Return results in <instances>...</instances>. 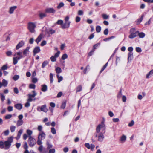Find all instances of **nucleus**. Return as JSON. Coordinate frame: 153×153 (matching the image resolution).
Segmentation results:
<instances>
[{
  "label": "nucleus",
  "mask_w": 153,
  "mask_h": 153,
  "mask_svg": "<svg viewBox=\"0 0 153 153\" xmlns=\"http://www.w3.org/2000/svg\"><path fill=\"white\" fill-rule=\"evenodd\" d=\"M70 23L68 20H64V21L59 20L57 22L58 24L61 25L62 28V29L68 28L69 27Z\"/></svg>",
  "instance_id": "nucleus-1"
},
{
  "label": "nucleus",
  "mask_w": 153,
  "mask_h": 153,
  "mask_svg": "<svg viewBox=\"0 0 153 153\" xmlns=\"http://www.w3.org/2000/svg\"><path fill=\"white\" fill-rule=\"evenodd\" d=\"M138 31H136L135 28H132L130 30L129 33L130 34L128 36V37L130 39H133L134 38L138 36Z\"/></svg>",
  "instance_id": "nucleus-2"
},
{
  "label": "nucleus",
  "mask_w": 153,
  "mask_h": 153,
  "mask_svg": "<svg viewBox=\"0 0 153 153\" xmlns=\"http://www.w3.org/2000/svg\"><path fill=\"white\" fill-rule=\"evenodd\" d=\"M13 140V137H11L8 138L7 140L4 142V149H7L10 147Z\"/></svg>",
  "instance_id": "nucleus-3"
},
{
  "label": "nucleus",
  "mask_w": 153,
  "mask_h": 153,
  "mask_svg": "<svg viewBox=\"0 0 153 153\" xmlns=\"http://www.w3.org/2000/svg\"><path fill=\"white\" fill-rule=\"evenodd\" d=\"M36 27L35 23L30 22L28 24V28L30 32L31 33H34L35 32V28Z\"/></svg>",
  "instance_id": "nucleus-4"
},
{
  "label": "nucleus",
  "mask_w": 153,
  "mask_h": 153,
  "mask_svg": "<svg viewBox=\"0 0 153 153\" xmlns=\"http://www.w3.org/2000/svg\"><path fill=\"white\" fill-rule=\"evenodd\" d=\"M28 142L30 146L33 147L36 143V139L31 136H28Z\"/></svg>",
  "instance_id": "nucleus-5"
},
{
  "label": "nucleus",
  "mask_w": 153,
  "mask_h": 153,
  "mask_svg": "<svg viewBox=\"0 0 153 153\" xmlns=\"http://www.w3.org/2000/svg\"><path fill=\"white\" fill-rule=\"evenodd\" d=\"M37 110L39 111H42L45 112H46L48 111V110L46 108V106L45 105H42L41 106H38L37 108Z\"/></svg>",
  "instance_id": "nucleus-6"
},
{
  "label": "nucleus",
  "mask_w": 153,
  "mask_h": 153,
  "mask_svg": "<svg viewBox=\"0 0 153 153\" xmlns=\"http://www.w3.org/2000/svg\"><path fill=\"white\" fill-rule=\"evenodd\" d=\"M105 133V131H104L103 133L102 132H100L99 133L98 135V140L99 141L102 142L103 141L104 139V134Z\"/></svg>",
  "instance_id": "nucleus-7"
},
{
  "label": "nucleus",
  "mask_w": 153,
  "mask_h": 153,
  "mask_svg": "<svg viewBox=\"0 0 153 153\" xmlns=\"http://www.w3.org/2000/svg\"><path fill=\"white\" fill-rule=\"evenodd\" d=\"M45 136L46 135L45 134L43 131L40 132L39 133L38 136V139L42 140L45 139Z\"/></svg>",
  "instance_id": "nucleus-8"
},
{
  "label": "nucleus",
  "mask_w": 153,
  "mask_h": 153,
  "mask_svg": "<svg viewBox=\"0 0 153 153\" xmlns=\"http://www.w3.org/2000/svg\"><path fill=\"white\" fill-rule=\"evenodd\" d=\"M46 13H54L56 10L55 9L52 8H46L45 10Z\"/></svg>",
  "instance_id": "nucleus-9"
},
{
  "label": "nucleus",
  "mask_w": 153,
  "mask_h": 153,
  "mask_svg": "<svg viewBox=\"0 0 153 153\" xmlns=\"http://www.w3.org/2000/svg\"><path fill=\"white\" fill-rule=\"evenodd\" d=\"M105 119L104 118H102V120L101 123L100 124L98 125H100V127L103 129V130L105 131V130L106 129V126L105 124Z\"/></svg>",
  "instance_id": "nucleus-10"
},
{
  "label": "nucleus",
  "mask_w": 153,
  "mask_h": 153,
  "mask_svg": "<svg viewBox=\"0 0 153 153\" xmlns=\"http://www.w3.org/2000/svg\"><path fill=\"white\" fill-rule=\"evenodd\" d=\"M40 51V47L38 46L35 47L33 50V55H35L37 53Z\"/></svg>",
  "instance_id": "nucleus-11"
},
{
  "label": "nucleus",
  "mask_w": 153,
  "mask_h": 153,
  "mask_svg": "<svg viewBox=\"0 0 153 153\" xmlns=\"http://www.w3.org/2000/svg\"><path fill=\"white\" fill-rule=\"evenodd\" d=\"M24 44V42L23 41H21L16 45V49L18 50L20 48L22 47Z\"/></svg>",
  "instance_id": "nucleus-12"
},
{
  "label": "nucleus",
  "mask_w": 153,
  "mask_h": 153,
  "mask_svg": "<svg viewBox=\"0 0 153 153\" xmlns=\"http://www.w3.org/2000/svg\"><path fill=\"white\" fill-rule=\"evenodd\" d=\"M30 48L29 47H27L24 50L23 53L24 55L26 56L29 53Z\"/></svg>",
  "instance_id": "nucleus-13"
},
{
  "label": "nucleus",
  "mask_w": 153,
  "mask_h": 153,
  "mask_svg": "<svg viewBox=\"0 0 153 153\" xmlns=\"http://www.w3.org/2000/svg\"><path fill=\"white\" fill-rule=\"evenodd\" d=\"M17 7L16 6H14L10 7L9 8V13L10 14H12L14 11V10L17 8Z\"/></svg>",
  "instance_id": "nucleus-14"
},
{
  "label": "nucleus",
  "mask_w": 153,
  "mask_h": 153,
  "mask_svg": "<svg viewBox=\"0 0 153 153\" xmlns=\"http://www.w3.org/2000/svg\"><path fill=\"white\" fill-rule=\"evenodd\" d=\"M14 107L17 109L20 110L22 108V105L20 103H18L15 104L14 105Z\"/></svg>",
  "instance_id": "nucleus-15"
},
{
  "label": "nucleus",
  "mask_w": 153,
  "mask_h": 153,
  "mask_svg": "<svg viewBox=\"0 0 153 153\" xmlns=\"http://www.w3.org/2000/svg\"><path fill=\"white\" fill-rule=\"evenodd\" d=\"M133 53L132 52H129L128 53V62L129 61V60H131L133 58Z\"/></svg>",
  "instance_id": "nucleus-16"
},
{
  "label": "nucleus",
  "mask_w": 153,
  "mask_h": 153,
  "mask_svg": "<svg viewBox=\"0 0 153 153\" xmlns=\"http://www.w3.org/2000/svg\"><path fill=\"white\" fill-rule=\"evenodd\" d=\"M22 52L19 51L15 53L14 55V56H16L17 55L19 56V57H18L20 59L22 58L23 57V56L22 55Z\"/></svg>",
  "instance_id": "nucleus-17"
},
{
  "label": "nucleus",
  "mask_w": 153,
  "mask_h": 153,
  "mask_svg": "<svg viewBox=\"0 0 153 153\" xmlns=\"http://www.w3.org/2000/svg\"><path fill=\"white\" fill-rule=\"evenodd\" d=\"M38 16L41 19H42L46 16V14L45 13H43L41 12H39Z\"/></svg>",
  "instance_id": "nucleus-18"
},
{
  "label": "nucleus",
  "mask_w": 153,
  "mask_h": 153,
  "mask_svg": "<svg viewBox=\"0 0 153 153\" xmlns=\"http://www.w3.org/2000/svg\"><path fill=\"white\" fill-rule=\"evenodd\" d=\"M19 58L18 56H16L13 58V64L15 65L18 62V61L20 59Z\"/></svg>",
  "instance_id": "nucleus-19"
},
{
  "label": "nucleus",
  "mask_w": 153,
  "mask_h": 153,
  "mask_svg": "<svg viewBox=\"0 0 153 153\" xmlns=\"http://www.w3.org/2000/svg\"><path fill=\"white\" fill-rule=\"evenodd\" d=\"M43 146L42 145H41L39 147L38 150L41 153H47V152L45 151H43Z\"/></svg>",
  "instance_id": "nucleus-20"
},
{
  "label": "nucleus",
  "mask_w": 153,
  "mask_h": 153,
  "mask_svg": "<svg viewBox=\"0 0 153 153\" xmlns=\"http://www.w3.org/2000/svg\"><path fill=\"white\" fill-rule=\"evenodd\" d=\"M23 132V129H21L18 131L17 136L16 137L17 140L19 139L20 137L21 134Z\"/></svg>",
  "instance_id": "nucleus-21"
},
{
  "label": "nucleus",
  "mask_w": 153,
  "mask_h": 153,
  "mask_svg": "<svg viewBox=\"0 0 153 153\" xmlns=\"http://www.w3.org/2000/svg\"><path fill=\"white\" fill-rule=\"evenodd\" d=\"M42 39V35L41 34L39 35L37 38L35 40L37 44H38L41 41Z\"/></svg>",
  "instance_id": "nucleus-22"
},
{
  "label": "nucleus",
  "mask_w": 153,
  "mask_h": 153,
  "mask_svg": "<svg viewBox=\"0 0 153 153\" xmlns=\"http://www.w3.org/2000/svg\"><path fill=\"white\" fill-rule=\"evenodd\" d=\"M42 91L44 92L46 91L47 90V86L46 85H43L42 86Z\"/></svg>",
  "instance_id": "nucleus-23"
},
{
  "label": "nucleus",
  "mask_w": 153,
  "mask_h": 153,
  "mask_svg": "<svg viewBox=\"0 0 153 153\" xmlns=\"http://www.w3.org/2000/svg\"><path fill=\"white\" fill-rule=\"evenodd\" d=\"M153 74V70H152L150 71L148 73L146 76V78L148 79L149 77L152 76Z\"/></svg>",
  "instance_id": "nucleus-24"
},
{
  "label": "nucleus",
  "mask_w": 153,
  "mask_h": 153,
  "mask_svg": "<svg viewBox=\"0 0 153 153\" xmlns=\"http://www.w3.org/2000/svg\"><path fill=\"white\" fill-rule=\"evenodd\" d=\"M23 123V120H18L17 122L16 125L18 126H19L22 125Z\"/></svg>",
  "instance_id": "nucleus-25"
},
{
  "label": "nucleus",
  "mask_w": 153,
  "mask_h": 153,
  "mask_svg": "<svg viewBox=\"0 0 153 153\" xmlns=\"http://www.w3.org/2000/svg\"><path fill=\"white\" fill-rule=\"evenodd\" d=\"M32 92L33 93V94H28V97H30L31 98H33L37 95V93L35 91H32Z\"/></svg>",
  "instance_id": "nucleus-26"
},
{
  "label": "nucleus",
  "mask_w": 153,
  "mask_h": 153,
  "mask_svg": "<svg viewBox=\"0 0 153 153\" xmlns=\"http://www.w3.org/2000/svg\"><path fill=\"white\" fill-rule=\"evenodd\" d=\"M2 86H3L4 87L7 86L8 84L7 81L5 79H3L2 81Z\"/></svg>",
  "instance_id": "nucleus-27"
},
{
  "label": "nucleus",
  "mask_w": 153,
  "mask_h": 153,
  "mask_svg": "<svg viewBox=\"0 0 153 153\" xmlns=\"http://www.w3.org/2000/svg\"><path fill=\"white\" fill-rule=\"evenodd\" d=\"M26 85L24 84H22L21 86H20L19 88V90L22 92H23L24 91Z\"/></svg>",
  "instance_id": "nucleus-28"
},
{
  "label": "nucleus",
  "mask_w": 153,
  "mask_h": 153,
  "mask_svg": "<svg viewBox=\"0 0 153 153\" xmlns=\"http://www.w3.org/2000/svg\"><path fill=\"white\" fill-rule=\"evenodd\" d=\"M138 36L140 38H143L145 36V34L143 32H141L140 33L139 31Z\"/></svg>",
  "instance_id": "nucleus-29"
},
{
  "label": "nucleus",
  "mask_w": 153,
  "mask_h": 153,
  "mask_svg": "<svg viewBox=\"0 0 153 153\" xmlns=\"http://www.w3.org/2000/svg\"><path fill=\"white\" fill-rule=\"evenodd\" d=\"M55 71L57 74H59L62 72L61 68L59 67H56V68Z\"/></svg>",
  "instance_id": "nucleus-30"
},
{
  "label": "nucleus",
  "mask_w": 153,
  "mask_h": 153,
  "mask_svg": "<svg viewBox=\"0 0 153 153\" xmlns=\"http://www.w3.org/2000/svg\"><path fill=\"white\" fill-rule=\"evenodd\" d=\"M48 63V61L47 60L45 61L42 63V67L43 68L45 67Z\"/></svg>",
  "instance_id": "nucleus-31"
},
{
  "label": "nucleus",
  "mask_w": 153,
  "mask_h": 153,
  "mask_svg": "<svg viewBox=\"0 0 153 153\" xmlns=\"http://www.w3.org/2000/svg\"><path fill=\"white\" fill-rule=\"evenodd\" d=\"M0 98L1 101L3 102L5 100V96L2 93H0Z\"/></svg>",
  "instance_id": "nucleus-32"
},
{
  "label": "nucleus",
  "mask_w": 153,
  "mask_h": 153,
  "mask_svg": "<svg viewBox=\"0 0 153 153\" xmlns=\"http://www.w3.org/2000/svg\"><path fill=\"white\" fill-rule=\"evenodd\" d=\"M50 82L52 83L53 81V74L52 73H50Z\"/></svg>",
  "instance_id": "nucleus-33"
},
{
  "label": "nucleus",
  "mask_w": 153,
  "mask_h": 153,
  "mask_svg": "<svg viewBox=\"0 0 153 153\" xmlns=\"http://www.w3.org/2000/svg\"><path fill=\"white\" fill-rule=\"evenodd\" d=\"M126 137L125 135H123L122 136L121 139L120 141L123 142H124L126 140Z\"/></svg>",
  "instance_id": "nucleus-34"
},
{
  "label": "nucleus",
  "mask_w": 153,
  "mask_h": 153,
  "mask_svg": "<svg viewBox=\"0 0 153 153\" xmlns=\"http://www.w3.org/2000/svg\"><path fill=\"white\" fill-rule=\"evenodd\" d=\"M122 96V89H120V91L117 95V97L118 99H120Z\"/></svg>",
  "instance_id": "nucleus-35"
},
{
  "label": "nucleus",
  "mask_w": 153,
  "mask_h": 153,
  "mask_svg": "<svg viewBox=\"0 0 153 153\" xmlns=\"http://www.w3.org/2000/svg\"><path fill=\"white\" fill-rule=\"evenodd\" d=\"M47 150H49L50 149H52L53 146L51 144H50L48 142L47 143Z\"/></svg>",
  "instance_id": "nucleus-36"
},
{
  "label": "nucleus",
  "mask_w": 153,
  "mask_h": 153,
  "mask_svg": "<svg viewBox=\"0 0 153 153\" xmlns=\"http://www.w3.org/2000/svg\"><path fill=\"white\" fill-rule=\"evenodd\" d=\"M101 127H100V125H98L96 129V132L97 133H99L100 132Z\"/></svg>",
  "instance_id": "nucleus-37"
},
{
  "label": "nucleus",
  "mask_w": 153,
  "mask_h": 153,
  "mask_svg": "<svg viewBox=\"0 0 153 153\" xmlns=\"http://www.w3.org/2000/svg\"><path fill=\"white\" fill-rule=\"evenodd\" d=\"M82 90V86L81 85H79L76 88V92L80 91Z\"/></svg>",
  "instance_id": "nucleus-38"
},
{
  "label": "nucleus",
  "mask_w": 153,
  "mask_h": 153,
  "mask_svg": "<svg viewBox=\"0 0 153 153\" xmlns=\"http://www.w3.org/2000/svg\"><path fill=\"white\" fill-rule=\"evenodd\" d=\"M16 127L14 126H11L10 127V130L11 132H14L15 130Z\"/></svg>",
  "instance_id": "nucleus-39"
},
{
  "label": "nucleus",
  "mask_w": 153,
  "mask_h": 153,
  "mask_svg": "<svg viewBox=\"0 0 153 153\" xmlns=\"http://www.w3.org/2000/svg\"><path fill=\"white\" fill-rule=\"evenodd\" d=\"M19 78V75H15L13 77V79L14 81H16L18 80Z\"/></svg>",
  "instance_id": "nucleus-40"
},
{
  "label": "nucleus",
  "mask_w": 153,
  "mask_h": 153,
  "mask_svg": "<svg viewBox=\"0 0 153 153\" xmlns=\"http://www.w3.org/2000/svg\"><path fill=\"white\" fill-rule=\"evenodd\" d=\"M101 30V27L100 26H97L96 27V31L97 32L99 33L100 32Z\"/></svg>",
  "instance_id": "nucleus-41"
},
{
  "label": "nucleus",
  "mask_w": 153,
  "mask_h": 153,
  "mask_svg": "<svg viewBox=\"0 0 153 153\" xmlns=\"http://www.w3.org/2000/svg\"><path fill=\"white\" fill-rule=\"evenodd\" d=\"M27 133L28 136H31V135L32 134L33 132L31 130L27 129Z\"/></svg>",
  "instance_id": "nucleus-42"
},
{
  "label": "nucleus",
  "mask_w": 153,
  "mask_h": 153,
  "mask_svg": "<svg viewBox=\"0 0 153 153\" xmlns=\"http://www.w3.org/2000/svg\"><path fill=\"white\" fill-rule=\"evenodd\" d=\"M51 132L53 134H56V130L54 128L52 127L51 128Z\"/></svg>",
  "instance_id": "nucleus-43"
},
{
  "label": "nucleus",
  "mask_w": 153,
  "mask_h": 153,
  "mask_svg": "<svg viewBox=\"0 0 153 153\" xmlns=\"http://www.w3.org/2000/svg\"><path fill=\"white\" fill-rule=\"evenodd\" d=\"M64 5V4L63 2H60V3L58 5L57 7V8L58 9H60L61 7H63Z\"/></svg>",
  "instance_id": "nucleus-44"
},
{
  "label": "nucleus",
  "mask_w": 153,
  "mask_h": 153,
  "mask_svg": "<svg viewBox=\"0 0 153 153\" xmlns=\"http://www.w3.org/2000/svg\"><path fill=\"white\" fill-rule=\"evenodd\" d=\"M48 151V153H55V150L54 148L50 149Z\"/></svg>",
  "instance_id": "nucleus-45"
},
{
  "label": "nucleus",
  "mask_w": 153,
  "mask_h": 153,
  "mask_svg": "<svg viewBox=\"0 0 153 153\" xmlns=\"http://www.w3.org/2000/svg\"><path fill=\"white\" fill-rule=\"evenodd\" d=\"M66 105V102L65 101L62 102L61 106V108L62 109H64Z\"/></svg>",
  "instance_id": "nucleus-46"
},
{
  "label": "nucleus",
  "mask_w": 153,
  "mask_h": 153,
  "mask_svg": "<svg viewBox=\"0 0 153 153\" xmlns=\"http://www.w3.org/2000/svg\"><path fill=\"white\" fill-rule=\"evenodd\" d=\"M0 147L1 149H4V143L2 141H0Z\"/></svg>",
  "instance_id": "nucleus-47"
},
{
  "label": "nucleus",
  "mask_w": 153,
  "mask_h": 153,
  "mask_svg": "<svg viewBox=\"0 0 153 153\" xmlns=\"http://www.w3.org/2000/svg\"><path fill=\"white\" fill-rule=\"evenodd\" d=\"M7 68H8L7 66V65H3L1 69V70H4V71L5 70L7 69Z\"/></svg>",
  "instance_id": "nucleus-48"
},
{
  "label": "nucleus",
  "mask_w": 153,
  "mask_h": 153,
  "mask_svg": "<svg viewBox=\"0 0 153 153\" xmlns=\"http://www.w3.org/2000/svg\"><path fill=\"white\" fill-rule=\"evenodd\" d=\"M68 55L66 54H63L62 57V59L63 60H64L68 58Z\"/></svg>",
  "instance_id": "nucleus-49"
},
{
  "label": "nucleus",
  "mask_w": 153,
  "mask_h": 153,
  "mask_svg": "<svg viewBox=\"0 0 153 153\" xmlns=\"http://www.w3.org/2000/svg\"><path fill=\"white\" fill-rule=\"evenodd\" d=\"M136 51L137 52L140 53L142 51L141 49L139 47L136 48Z\"/></svg>",
  "instance_id": "nucleus-50"
},
{
  "label": "nucleus",
  "mask_w": 153,
  "mask_h": 153,
  "mask_svg": "<svg viewBox=\"0 0 153 153\" xmlns=\"http://www.w3.org/2000/svg\"><path fill=\"white\" fill-rule=\"evenodd\" d=\"M23 147L25 149H28V146L27 142H24V144L23 146Z\"/></svg>",
  "instance_id": "nucleus-51"
},
{
  "label": "nucleus",
  "mask_w": 153,
  "mask_h": 153,
  "mask_svg": "<svg viewBox=\"0 0 153 153\" xmlns=\"http://www.w3.org/2000/svg\"><path fill=\"white\" fill-rule=\"evenodd\" d=\"M50 59L52 62H55L56 61V58L54 56H52L50 58Z\"/></svg>",
  "instance_id": "nucleus-52"
},
{
  "label": "nucleus",
  "mask_w": 153,
  "mask_h": 153,
  "mask_svg": "<svg viewBox=\"0 0 153 153\" xmlns=\"http://www.w3.org/2000/svg\"><path fill=\"white\" fill-rule=\"evenodd\" d=\"M102 17L104 19H107L109 18V16L105 14H102Z\"/></svg>",
  "instance_id": "nucleus-53"
},
{
  "label": "nucleus",
  "mask_w": 153,
  "mask_h": 153,
  "mask_svg": "<svg viewBox=\"0 0 153 153\" xmlns=\"http://www.w3.org/2000/svg\"><path fill=\"white\" fill-rule=\"evenodd\" d=\"M100 45V43H97L94 45L92 49L95 50L96 48L97 47Z\"/></svg>",
  "instance_id": "nucleus-54"
},
{
  "label": "nucleus",
  "mask_w": 153,
  "mask_h": 153,
  "mask_svg": "<svg viewBox=\"0 0 153 153\" xmlns=\"http://www.w3.org/2000/svg\"><path fill=\"white\" fill-rule=\"evenodd\" d=\"M6 53L7 55L8 56H10L12 54V52L11 51H7Z\"/></svg>",
  "instance_id": "nucleus-55"
},
{
  "label": "nucleus",
  "mask_w": 153,
  "mask_h": 153,
  "mask_svg": "<svg viewBox=\"0 0 153 153\" xmlns=\"http://www.w3.org/2000/svg\"><path fill=\"white\" fill-rule=\"evenodd\" d=\"M35 85L33 84H30L29 86V88L31 89H35Z\"/></svg>",
  "instance_id": "nucleus-56"
},
{
  "label": "nucleus",
  "mask_w": 153,
  "mask_h": 153,
  "mask_svg": "<svg viewBox=\"0 0 153 153\" xmlns=\"http://www.w3.org/2000/svg\"><path fill=\"white\" fill-rule=\"evenodd\" d=\"M55 32V30H53L52 29H50L49 31L48 32V33H50L51 34H53Z\"/></svg>",
  "instance_id": "nucleus-57"
},
{
  "label": "nucleus",
  "mask_w": 153,
  "mask_h": 153,
  "mask_svg": "<svg viewBox=\"0 0 153 153\" xmlns=\"http://www.w3.org/2000/svg\"><path fill=\"white\" fill-rule=\"evenodd\" d=\"M38 130L40 132L42 131V126L41 125H39L38 126V128H37Z\"/></svg>",
  "instance_id": "nucleus-58"
},
{
  "label": "nucleus",
  "mask_w": 153,
  "mask_h": 153,
  "mask_svg": "<svg viewBox=\"0 0 153 153\" xmlns=\"http://www.w3.org/2000/svg\"><path fill=\"white\" fill-rule=\"evenodd\" d=\"M42 140L40 139H38V140L37 141V143L38 145L40 146L42 143L41 141Z\"/></svg>",
  "instance_id": "nucleus-59"
},
{
  "label": "nucleus",
  "mask_w": 153,
  "mask_h": 153,
  "mask_svg": "<svg viewBox=\"0 0 153 153\" xmlns=\"http://www.w3.org/2000/svg\"><path fill=\"white\" fill-rule=\"evenodd\" d=\"M134 123V121L132 120L131 122L129 123L128 124V126L129 127H131L132 126Z\"/></svg>",
  "instance_id": "nucleus-60"
},
{
  "label": "nucleus",
  "mask_w": 153,
  "mask_h": 153,
  "mask_svg": "<svg viewBox=\"0 0 153 153\" xmlns=\"http://www.w3.org/2000/svg\"><path fill=\"white\" fill-rule=\"evenodd\" d=\"M12 117V115L11 114H8L6 115L5 117V119H8Z\"/></svg>",
  "instance_id": "nucleus-61"
},
{
  "label": "nucleus",
  "mask_w": 153,
  "mask_h": 153,
  "mask_svg": "<svg viewBox=\"0 0 153 153\" xmlns=\"http://www.w3.org/2000/svg\"><path fill=\"white\" fill-rule=\"evenodd\" d=\"M13 91L16 94H18L19 93V91L18 89L16 87H15L14 88Z\"/></svg>",
  "instance_id": "nucleus-62"
},
{
  "label": "nucleus",
  "mask_w": 153,
  "mask_h": 153,
  "mask_svg": "<svg viewBox=\"0 0 153 153\" xmlns=\"http://www.w3.org/2000/svg\"><path fill=\"white\" fill-rule=\"evenodd\" d=\"M85 146L88 149H90V146L88 143H86L85 144Z\"/></svg>",
  "instance_id": "nucleus-63"
},
{
  "label": "nucleus",
  "mask_w": 153,
  "mask_h": 153,
  "mask_svg": "<svg viewBox=\"0 0 153 153\" xmlns=\"http://www.w3.org/2000/svg\"><path fill=\"white\" fill-rule=\"evenodd\" d=\"M108 33V28L105 29L104 31V34L105 35H107Z\"/></svg>",
  "instance_id": "nucleus-64"
}]
</instances>
